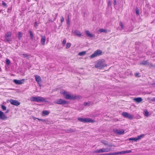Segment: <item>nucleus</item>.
<instances>
[{
	"instance_id": "1",
	"label": "nucleus",
	"mask_w": 155,
	"mask_h": 155,
	"mask_svg": "<svg viewBox=\"0 0 155 155\" xmlns=\"http://www.w3.org/2000/svg\"><path fill=\"white\" fill-rule=\"evenodd\" d=\"M61 93L64 96L65 98L67 99L74 100L76 99H80L81 98V97L79 95H71L68 94V92L65 91H62Z\"/></svg>"
},
{
	"instance_id": "2",
	"label": "nucleus",
	"mask_w": 155,
	"mask_h": 155,
	"mask_svg": "<svg viewBox=\"0 0 155 155\" xmlns=\"http://www.w3.org/2000/svg\"><path fill=\"white\" fill-rule=\"evenodd\" d=\"M107 66V65L105 63V61L103 59H101L97 61L95 67L97 68L102 69L106 67Z\"/></svg>"
},
{
	"instance_id": "3",
	"label": "nucleus",
	"mask_w": 155,
	"mask_h": 155,
	"mask_svg": "<svg viewBox=\"0 0 155 155\" xmlns=\"http://www.w3.org/2000/svg\"><path fill=\"white\" fill-rule=\"evenodd\" d=\"M30 100L31 101H35L37 102H44L46 101V98L40 96L32 97L30 98Z\"/></svg>"
},
{
	"instance_id": "4",
	"label": "nucleus",
	"mask_w": 155,
	"mask_h": 155,
	"mask_svg": "<svg viewBox=\"0 0 155 155\" xmlns=\"http://www.w3.org/2000/svg\"><path fill=\"white\" fill-rule=\"evenodd\" d=\"M78 120L81 122L84 123H94L95 121L92 120V119L89 118H83L81 117H78Z\"/></svg>"
},
{
	"instance_id": "5",
	"label": "nucleus",
	"mask_w": 155,
	"mask_h": 155,
	"mask_svg": "<svg viewBox=\"0 0 155 155\" xmlns=\"http://www.w3.org/2000/svg\"><path fill=\"white\" fill-rule=\"evenodd\" d=\"M102 54V52L100 50H97L95 51L94 53L90 56V58H93L97 56L101 55Z\"/></svg>"
},
{
	"instance_id": "6",
	"label": "nucleus",
	"mask_w": 155,
	"mask_h": 155,
	"mask_svg": "<svg viewBox=\"0 0 155 155\" xmlns=\"http://www.w3.org/2000/svg\"><path fill=\"white\" fill-rule=\"evenodd\" d=\"M110 149L103 148L98 150H95L94 151L93 153H100L105 152H108L110 151Z\"/></svg>"
},
{
	"instance_id": "7",
	"label": "nucleus",
	"mask_w": 155,
	"mask_h": 155,
	"mask_svg": "<svg viewBox=\"0 0 155 155\" xmlns=\"http://www.w3.org/2000/svg\"><path fill=\"white\" fill-rule=\"evenodd\" d=\"M12 32L11 31L7 32L4 36V37L6 41L10 43L9 42L11 41V38L12 36Z\"/></svg>"
},
{
	"instance_id": "8",
	"label": "nucleus",
	"mask_w": 155,
	"mask_h": 155,
	"mask_svg": "<svg viewBox=\"0 0 155 155\" xmlns=\"http://www.w3.org/2000/svg\"><path fill=\"white\" fill-rule=\"evenodd\" d=\"M54 103L58 104L64 105L68 104V102L64 100L60 99L54 102Z\"/></svg>"
},
{
	"instance_id": "9",
	"label": "nucleus",
	"mask_w": 155,
	"mask_h": 155,
	"mask_svg": "<svg viewBox=\"0 0 155 155\" xmlns=\"http://www.w3.org/2000/svg\"><path fill=\"white\" fill-rule=\"evenodd\" d=\"M122 116L128 118L130 120L133 119L134 116L126 112H123L122 113Z\"/></svg>"
},
{
	"instance_id": "10",
	"label": "nucleus",
	"mask_w": 155,
	"mask_h": 155,
	"mask_svg": "<svg viewBox=\"0 0 155 155\" xmlns=\"http://www.w3.org/2000/svg\"><path fill=\"white\" fill-rule=\"evenodd\" d=\"M25 81V79H22L20 80L15 79L14 80L13 82L16 84H23L24 83Z\"/></svg>"
},
{
	"instance_id": "11",
	"label": "nucleus",
	"mask_w": 155,
	"mask_h": 155,
	"mask_svg": "<svg viewBox=\"0 0 155 155\" xmlns=\"http://www.w3.org/2000/svg\"><path fill=\"white\" fill-rule=\"evenodd\" d=\"M10 102L12 105L16 106H18L20 104V103L16 100L11 99L10 100Z\"/></svg>"
},
{
	"instance_id": "12",
	"label": "nucleus",
	"mask_w": 155,
	"mask_h": 155,
	"mask_svg": "<svg viewBox=\"0 0 155 155\" xmlns=\"http://www.w3.org/2000/svg\"><path fill=\"white\" fill-rule=\"evenodd\" d=\"M114 132L117 134H122L124 133V131L123 130H118L115 129L114 130Z\"/></svg>"
},
{
	"instance_id": "13",
	"label": "nucleus",
	"mask_w": 155,
	"mask_h": 155,
	"mask_svg": "<svg viewBox=\"0 0 155 155\" xmlns=\"http://www.w3.org/2000/svg\"><path fill=\"white\" fill-rule=\"evenodd\" d=\"M7 119V117L4 113L1 111H0V119L3 120H5Z\"/></svg>"
},
{
	"instance_id": "14",
	"label": "nucleus",
	"mask_w": 155,
	"mask_h": 155,
	"mask_svg": "<svg viewBox=\"0 0 155 155\" xmlns=\"http://www.w3.org/2000/svg\"><path fill=\"white\" fill-rule=\"evenodd\" d=\"M46 40V37L45 36H41V42L42 45H45V42Z\"/></svg>"
},
{
	"instance_id": "15",
	"label": "nucleus",
	"mask_w": 155,
	"mask_h": 155,
	"mask_svg": "<svg viewBox=\"0 0 155 155\" xmlns=\"http://www.w3.org/2000/svg\"><path fill=\"white\" fill-rule=\"evenodd\" d=\"M35 79L36 81L38 83H39V82H40L41 81V78L38 75H35Z\"/></svg>"
},
{
	"instance_id": "16",
	"label": "nucleus",
	"mask_w": 155,
	"mask_h": 155,
	"mask_svg": "<svg viewBox=\"0 0 155 155\" xmlns=\"http://www.w3.org/2000/svg\"><path fill=\"white\" fill-rule=\"evenodd\" d=\"M49 113V112L47 110H43L42 112V116H47L48 115Z\"/></svg>"
},
{
	"instance_id": "17",
	"label": "nucleus",
	"mask_w": 155,
	"mask_h": 155,
	"mask_svg": "<svg viewBox=\"0 0 155 155\" xmlns=\"http://www.w3.org/2000/svg\"><path fill=\"white\" fill-rule=\"evenodd\" d=\"M134 100L137 103H140L142 101V99L141 97H137L134 98Z\"/></svg>"
},
{
	"instance_id": "18",
	"label": "nucleus",
	"mask_w": 155,
	"mask_h": 155,
	"mask_svg": "<svg viewBox=\"0 0 155 155\" xmlns=\"http://www.w3.org/2000/svg\"><path fill=\"white\" fill-rule=\"evenodd\" d=\"M85 32L87 36L90 37H93L94 36L92 34L90 33V32L89 31H85Z\"/></svg>"
},
{
	"instance_id": "19",
	"label": "nucleus",
	"mask_w": 155,
	"mask_h": 155,
	"mask_svg": "<svg viewBox=\"0 0 155 155\" xmlns=\"http://www.w3.org/2000/svg\"><path fill=\"white\" fill-rule=\"evenodd\" d=\"M149 64V62L148 60L143 61H142L140 63V64L143 65H146Z\"/></svg>"
},
{
	"instance_id": "20",
	"label": "nucleus",
	"mask_w": 155,
	"mask_h": 155,
	"mask_svg": "<svg viewBox=\"0 0 155 155\" xmlns=\"http://www.w3.org/2000/svg\"><path fill=\"white\" fill-rule=\"evenodd\" d=\"M74 32L79 37H81V32L79 31L76 30Z\"/></svg>"
},
{
	"instance_id": "21",
	"label": "nucleus",
	"mask_w": 155,
	"mask_h": 155,
	"mask_svg": "<svg viewBox=\"0 0 155 155\" xmlns=\"http://www.w3.org/2000/svg\"><path fill=\"white\" fill-rule=\"evenodd\" d=\"M144 136L145 135L144 134H142L139 136H138L137 137V140L144 137Z\"/></svg>"
},
{
	"instance_id": "22",
	"label": "nucleus",
	"mask_w": 155,
	"mask_h": 155,
	"mask_svg": "<svg viewBox=\"0 0 155 155\" xmlns=\"http://www.w3.org/2000/svg\"><path fill=\"white\" fill-rule=\"evenodd\" d=\"M101 33L102 32H104L105 33H107V31L106 30L103 29V28H101L99 29L98 30Z\"/></svg>"
},
{
	"instance_id": "23",
	"label": "nucleus",
	"mask_w": 155,
	"mask_h": 155,
	"mask_svg": "<svg viewBox=\"0 0 155 155\" xmlns=\"http://www.w3.org/2000/svg\"><path fill=\"white\" fill-rule=\"evenodd\" d=\"M28 31L30 34L31 39H33L34 38V35L33 33L30 30H29Z\"/></svg>"
},
{
	"instance_id": "24",
	"label": "nucleus",
	"mask_w": 155,
	"mask_h": 155,
	"mask_svg": "<svg viewBox=\"0 0 155 155\" xmlns=\"http://www.w3.org/2000/svg\"><path fill=\"white\" fill-rule=\"evenodd\" d=\"M75 131V130H74L73 129L71 128L70 129H69L67 131V133H73Z\"/></svg>"
},
{
	"instance_id": "25",
	"label": "nucleus",
	"mask_w": 155,
	"mask_h": 155,
	"mask_svg": "<svg viewBox=\"0 0 155 155\" xmlns=\"http://www.w3.org/2000/svg\"><path fill=\"white\" fill-rule=\"evenodd\" d=\"M86 53V52L85 51H83L80 52L78 54V55L80 56H82L85 55Z\"/></svg>"
},
{
	"instance_id": "26",
	"label": "nucleus",
	"mask_w": 155,
	"mask_h": 155,
	"mask_svg": "<svg viewBox=\"0 0 155 155\" xmlns=\"http://www.w3.org/2000/svg\"><path fill=\"white\" fill-rule=\"evenodd\" d=\"M22 37V33L21 32L18 33V38L20 40Z\"/></svg>"
},
{
	"instance_id": "27",
	"label": "nucleus",
	"mask_w": 155,
	"mask_h": 155,
	"mask_svg": "<svg viewBox=\"0 0 155 155\" xmlns=\"http://www.w3.org/2000/svg\"><path fill=\"white\" fill-rule=\"evenodd\" d=\"M71 45V44L70 43H67L66 44V49L69 48L70 47Z\"/></svg>"
},
{
	"instance_id": "28",
	"label": "nucleus",
	"mask_w": 155,
	"mask_h": 155,
	"mask_svg": "<svg viewBox=\"0 0 155 155\" xmlns=\"http://www.w3.org/2000/svg\"><path fill=\"white\" fill-rule=\"evenodd\" d=\"M129 140H134V141L136 142L137 141V137L136 138H130L129 139Z\"/></svg>"
},
{
	"instance_id": "29",
	"label": "nucleus",
	"mask_w": 155,
	"mask_h": 155,
	"mask_svg": "<svg viewBox=\"0 0 155 155\" xmlns=\"http://www.w3.org/2000/svg\"><path fill=\"white\" fill-rule=\"evenodd\" d=\"M1 108H2V110H6V107H5V106H4L2 105H1Z\"/></svg>"
},
{
	"instance_id": "30",
	"label": "nucleus",
	"mask_w": 155,
	"mask_h": 155,
	"mask_svg": "<svg viewBox=\"0 0 155 155\" xmlns=\"http://www.w3.org/2000/svg\"><path fill=\"white\" fill-rule=\"evenodd\" d=\"M6 62L7 64L8 65H9L10 63V60L7 58L6 59Z\"/></svg>"
},
{
	"instance_id": "31",
	"label": "nucleus",
	"mask_w": 155,
	"mask_h": 155,
	"mask_svg": "<svg viewBox=\"0 0 155 155\" xmlns=\"http://www.w3.org/2000/svg\"><path fill=\"white\" fill-rule=\"evenodd\" d=\"M101 143H103L104 145H108V143L106 142V141L104 140H102L101 141Z\"/></svg>"
},
{
	"instance_id": "32",
	"label": "nucleus",
	"mask_w": 155,
	"mask_h": 155,
	"mask_svg": "<svg viewBox=\"0 0 155 155\" xmlns=\"http://www.w3.org/2000/svg\"><path fill=\"white\" fill-rule=\"evenodd\" d=\"M2 4L5 7H7V5L6 3L3 1H2Z\"/></svg>"
},
{
	"instance_id": "33",
	"label": "nucleus",
	"mask_w": 155,
	"mask_h": 155,
	"mask_svg": "<svg viewBox=\"0 0 155 155\" xmlns=\"http://www.w3.org/2000/svg\"><path fill=\"white\" fill-rule=\"evenodd\" d=\"M144 115L147 117L149 116V112L147 111H146L144 112Z\"/></svg>"
},
{
	"instance_id": "34",
	"label": "nucleus",
	"mask_w": 155,
	"mask_h": 155,
	"mask_svg": "<svg viewBox=\"0 0 155 155\" xmlns=\"http://www.w3.org/2000/svg\"><path fill=\"white\" fill-rule=\"evenodd\" d=\"M119 154H121V151L120 152H114V155Z\"/></svg>"
},
{
	"instance_id": "35",
	"label": "nucleus",
	"mask_w": 155,
	"mask_h": 155,
	"mask_svg": "<svg viewBox=\"0 0 155 155\" xmlns=\"http://www.w3.org/2000/svg\"><path fill=\"white\" fill-rule=\"evenodd\" d=\"M140 10L139 9H137L136 10V13L137 15H139V14Z\"/></svg>"
},
{
	"instance_id": "36",
	"label": "nucleus",
	"mask_w": 155,
	"mask_h": 155,
	"mask_svg": "<svg viewBox=\"0 0 155 155\" xmlns=\"http://www.w3.org/2000/svg\"><path fill=\"white\" fill-rule=\"evenodd\" d=\"M64 18L63 16H61V23H62L64 21Z\"/></svg>"
},
{
	"instance_id": "37",
	"label": "nucleus",
	"mask_w": 155,
	"mask_h": 155,
	"mask_svg": "<svg viewBox=\"0 0 155 155\" xmlns=\"http://www.w3.org/2000/svg\"><path fill=\"white\" fill-rule=\"evenodd\" d=\"M120 25L121 27V28H122V29H123L124 28V25H123V23L121 22H120Z\"/></svg>"
},
{
	"instance_id": "38",
	"label": "nucleus",
	"mask_w": 155,
	"mask_h": 155,
	"mask_svg": "<svg viewBox=\"0 0 155 155\" xmlns=\"http://www.w3.org/2000/svg\"><path fill=\"white\" fill-rule=\"evenodd\" d=\"M66 42V40L65 39H64L62 42V44L63 45H64Z\"/></svg>"
},
{
	"instance_id": "39",
	"label": "nucleus",
	"mask_w": 155,
	"mask_h": 155,
	"mask_svg": "<svg viewBox=\"0 0 155 155\" xmlns=\"http://www.w3.org/2000/svg\"><path fill=\"white\" fill-rule=\"evenodd\" d=\"M127 150L121 151V154H125L127 153Z\"/></svg>"
},
{
	"instance_id": "40",
	"label": "nucleus",
	"mask_w": 155,
	"mask_h": 155,
	"mask_svg": "<svg viewBox=\"0 0 155 155\" xmlns=\"http://www.w3.org/2000/svg\"><path fill=\"white\" fill-rule=\"evenodd\" d=\"M37 119L38 120H39V121H45V120L42 119H39V118H37Z\"/></svg>"
},
{
	"instance_id": "41",
	"label": "nucleus",
	"mask_w": 155,
	"mask_h": 155,
	"mask_svg": "<svg viewBox=\"0 0 155 155\" xmlns=\"http://www.w3.org/2000/svg\"><path fill=\"white\" fill-rule=\"evenodd\" d=\"M38 26V24H37V23L36 21L35 22V27H37Z\"/></svg>"
},
{
	"instance_id": "42",
	"label": "nucleus",
	"mask_w": 155,
	"mask_h": 155,
	"mask_svg": "<svg viewBox=\"0 0 155 155\" xmlns=\"http://www.w3.org/2000/svg\"><path fill=\"white\" fill-rule=\"evenodd\" d=\"M139 74V73H136V74H135V76L137 77H139V76H138Z\"/></svg>"
},
{
	"instance_id": "43",
	"label": "nucleus",
	"mask_w": 155,
	"mask_h": 155,
	"mask_svg": "<svg viewBox=\"0 0 155 155\" xmlns=\"http://www.w3.org/2000/svg\"><path fill=\"white\" fill-rule=\"evenodd\" d=\"M151 101H155V97H154L153 98H152Z\"/></svg>"
},
{
	"instance_id": "44",
	"label": "nucleus",
	"mask_w": 155,
	"mask_h": 155,
	"mask_svg": "<svg viewBox=\"0 0 155 155\" xmlns=\"http://www.w3.org/2000/svg\"><path fill=\"white\" fill-rule=\"evenodd\" d=\"M67 24H68V23L69 24V23H70V21H69V18L68 17V19H67Z\"/></svg>"
},
{
	"instance_id": "45",
	"label": "nucleus",
	"mask_w": 155,
	"mask_h": 155,
	"mask_svg": "<svg viewBox=\"0 0 155 155\" xmlns=\"http://www.w3.org/2000/svg\"><path fill=\"white\" fill-rule=\"evenodd\" d=\"M132 152V151H131V150H127V153H131Z\"/></svg>"
},
{
	"instance_id": "46",
	"label": "nucleus",
	"mask_w": 155,
	"mask_h": 155,
	"mask_svg": "<svg viewBox=\"0 0 155 155\" xmlns=\"http://www.w3.org/2000/svg\"><path fill=\"white\" fill-rule=\"evenodd\" d=\"M88 103H87V102H85V103H84V105H85V106H87V105H88Z\"/></svg>"
},
{
	"instance_id": "47",
	"label": "nucleus",
	"mask_w": 155,
	"mask_h": 155,
	"mask_svg": "<svg viewBox=\"0 0 155 155\" xmlns=\"http://www.w3.org/2000/svg\"><path fill=\"white\" fill-rule=\"evenodd\" d=\"M117 3L116 1V0H114V5H116Z\"/></svg>"
},
{
	"instance_id": "48",
	"label": "nucleus",
	"mask_w": 155,
	"mask_h": 155,
	"mask_svg": "<svg viewBox=\"0 0 155 155\" xmlns=\"http://www.w3.org/2000/svg\"><path fill=\"white\" fill-rule=\"evenodd\" d=\"M58 14H57L56 15V16L55 17V18H54V20H55L56 18H57V15H58Z\"/></svg>"
},
{
	"instance_id": "49",
	"label": "nucleus",
	"mask_w": 155,
	"mask_h": 155,
	"mask_svg": "<svg viewBox=\"0 0 155 155\" xmlns=\"http://www.w3.org/2000/svg\"><path fill=\"white\" fill-rule=\"evenodd\" d=\"M111 4V2L110 1H109L108 2V5H110Z\"/></svg>"
},
{
	"instance_id": "50",
	"label": "nucleus",
	"mask_w": 155,
	"mask_h": 155,
	"mask_svg": "<svg viewBox=\"0 0 155 155\" xmlns=\"http://www.w3.org/2000/svg\"><path fill=\"white\" fill-rule=\"evenodd\" d=\"M23 55L25 57H27L28 56L27 54H23Z\"/></svg>"
},
{
	"instance_id": "51",
	"label": "nucleus",
	"mask_w": 155,
	"mask_h": 155,
	"mask_svg": "<svg viewBox=\"0 0 155 155\" xmlns=\"http://www.w3.org/2000/svg\"><path fill=\"white\" fill-rule=\"evenodd\" d=\"M37 118H36V117H33V119H34V120H35L36 119H37Z\"/></svg>"
},
{
	"instance_id": "52",
	"label": "nucleus",
	"mask_w": 155,
	"mask_h": 155,
	"mask_svg": "<svg viewBox=\"0 0 155 155\" xmlns=\"http://www.w3.org/2000/svg\"><path fill=\"white\" fill-rule=\"evenodd\" d=\"M150 65H151V66H152V67L154 66H153V64H150Z\"/></svg>"
},
{
	"instance_id": "53",
	"label": "nucleus",
	"mask_w": 155,
	"mask_h": 155,
	"mask_svg": "<svg viewBox=\"0 0 155 155\" xmlns=\"http://www.w3.org/2000/svg\"><path fill=\"white\" fill-rule=\"evenodd\" d=\"M7 112H8V111H6V113H7Z\"/></svg>"
},
{
	"instance_id": "54",
	"label": "nucleus",
	"mask_w": 155,
	"mask_h": 155,
	"mask_svg": "<svg viewBox=\"0 0 155 155\" xmlns=\"http://www.w3.org/2000/svg\"><path fill=\"white\" fill-rule=\"evenodd\" d=\"M35 0V1H37V0Z\"/></svg>"
}]
</instances>
